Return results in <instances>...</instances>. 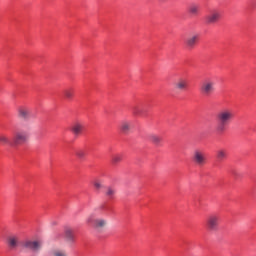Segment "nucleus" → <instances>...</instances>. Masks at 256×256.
<instances>
[{
  "label": "nucleus",
  "mask_w": 256,
  "mask_h": 256,
  "mask_svg": "<svg viewBox=\"0 0 256 256\" xmlns=\"http://www.w3.org/2000/svg\"><path fill=\"white\" fill-rule=\"evenodd\" d=\"M86 223L93 226L94 229H97L98 231L107 227V220L104 218H95V214H90L86 219Z\"/></svg>",
  "instance_id": "obj_2"
},
{
  "label": "nucleus",
  "mask_w": 256,
  "mask_h": 256,
  "mask_svg": "<svg viewBox=\"0 0 256 256\" xmlns=\"http://www.w3.org/2000/svg\"><path fill=\"white\" fill-rule=\"evenodd\" d=\"M200 91L206 97L213 95V93H215V81H213L211 78H207L202 82Z\"/></svg>",
  "instance_id": "obj_3"
},
{
  "label": "nucleus",
  "mask_w": 256,
  "mask_h": 256,
  "mask_svg": "<svg viewBox=\"0 0 256 256\" xmlns=\"http://www.w3.org/2000/svg\"><path fill=\"white\" fill-rule=\"evenodd\" d=\"M12 141V145H23L29 141V135L25 131H16Z\"/></svg>",
  "instance_id": "obj_7"
},
{
  "label": "nucleus",
  "mask_w": 256,
  "mask_h": 256,
  "mask_svg": "<svg viewBox=\"0 0 256 256\" xmlns=\"http://www.w3.org/2000/svg\"><path fill=\"white\" fill-rule=\"evenodd\" d=\"M161 1H165V0H161Z\"/></svg>",
  "instance_id": "obj_27"
},
{
  "label": "nucleus",
  "mask_w": 256,
  "mask_h": 256,
  "mask_svg": "<svg viewBox=\"0 0 256 256\" xmlns=\"http://www.w3.org/2000/svg\"><path fill=\"white\" fill-rule=\"evenodd\" d=\"M198 41H199V34H193L185 40V45L187 49H195V45H197Z\"/></svg>",
  "instance_id": "obj_11"
},
{
  "label": "nucleus",
  "mask_w": 256,
  "mask_h": 256,
  "mask_svg": "<svg viewBox=\"0 0 256 256\" xmlns=\"http://www.w3.org/2000/svg\"><path fill=\"white\" fill-rule=\"evenodd\" d=\"M7 245L9 249H17L19 247V236L11 235L7 238Z\"/></svg>",
  "instance_id": "obj_13"
},
{
  "label": "nucleus",
  "mask_w": 256,
  "mask_h": 256,
  "mask_svg": "<svg viewBox=\"0 0 256 256\" xmlns=\"http://www.w3.org/2000/svg\"><path fill=\"white\" fill-rule=\"evenodd\" d=\"M192 160L198 167H205L207 165V156L201 149L194 150Z\"/></svg>",
  "instance_id": "obj_4"
},
{
  "label": "nucleus",
  "mask_w": 256,
  "mask_h": 256,
  "mask_svg": "<svg viewBox=\"0 0 256 256\" xmlns=\"http://www.w3.org/2000/svg\"><path fill=\"white\" fill-rule=\"evenodd\" d=\"M200 9L201 6H199V4H191L189 7V13L190 15H199Z\"/></svg>",
  "instance_id": "obj_16"
},
{
  "label": "nucleus",
  "mask_w": 256,
  "mask_h": 256,
  "mask_svg": "<svg viewBox=\"0 0 256 256\" xmlns=\"http://www.w3.org/2000/svg\"><path fill=\"white\" fill-rule=\"evenodd\" d=\"M64 239L66 243H69L70 245H73V243H75V231H73V228H70V227L65 228Z\"/></svg>",
  "instance_id": "obj_10"
},
{
  "label": "nucleus",
  "mask_w": 256,
  "mask_h": 256,
  "mask_svg": "<svg viewBox=\"0 0 256 256\" xmlns=\"http://www.w3.org/2000/svg\"><path fill=\"white\" fill-rule=\"evenodd\" d=\"M115 193H117V190L113 187H107L105 195L109 197V199H113L115 197Z\"/></svg>",
  "instance_id": "obj_19"
},
{
  "label": "nucleus",
  "mask_w": 256,
  "mask_h": 256,
  "mask_svg": "<svg viewBox=\"0 0 256 256\" xmlns=\"http://www.w3.org/2000/svg\"><path fill=\"white\" fill-rule=\"evenodd\" d=\"M123 157L119 154L112 156V163H121Z\"/></svg>",
  "instance_id": "obj_25"
},
{
  "label": "nucleus",
  "mask_w": 256,
  "mask_h": 256,
  "mask_svg": "<svg viewBox=\"0 0 256 256\" xmlns=\"http://www.w3.org/2000/svg\"><path fill=\"white\" fill-rule=\"evenodd\" d=\"M174 87L175 89H177V91H187L189 84L187 83V80H185L184 78H179L175 82Z\"/></svg>",
  "instance_id": "obj_14"
},
{
  "label": "nucleus",
  "mask_w": 256,
  "mask_h": 256,
  "mask_svg": "<svg viewBox=\"0 0 256 256\" xmlns=\"http://www.w3.org/2000/svg\"><path fill=\"white\" fill-rule=\"evenodd\" d=\"M63 93L64 97L69 100L73 99L75 95V91H73V89H65Z\"/></svg>",
  "instance_id": "obj_22"
},
{
  "label": "nucleus",
  "mask_w": 256,
  "mask_h": 256,
  "mask_svg": "<svg viewBox=\"0 0 256 256\" xmlns=\"http://www.w3.org/2000/svg\"><path fill=\"white\" fill-rule=\"evenodd\" d=\"M51 256H67V252L65 250L53 249L50 252Z\"/></svg>",
  "instance_id": "obj_21"
},
{
  "label": "nucleus",
  "mask_w": 256,
  "mask_h": 256,
  "mask_svg": "<svg viewBox=\"0 0 256 256\" xmlns=\"http://www.w3.org/2000/svg\"><path fill=\"white\" fill-rule=\"evenodd\" d=\"M85 155H86V153L84 152V150L76 151V157H78V159H85Z\"/></svg>",
  "instance_id": "obj_26"
},
{
  "label": "nucleus",
  "mask_w": 256,
  "mask_h": 256,
  "mask_svg": "<svg viewBox=\"0 0 256 256\" xmlns=\"http://www.w3.org/2000/svg\"><path fill=\"white\" fill-rule=\"evenodd\" d=\"M93 186L96 191H101V189H103V184L99 180L94 181Z\"/></svg>",
  "instance_id": "obj_24"
},
{
  "label": "nucleus",
  "mask_w": 256,
  "mask_h": 256,
  "mask_svg": "<svg viewBox=\"0 0 256 256\" xmlns=\"http://www.w3.org/2000/svg\"><path fill=\"white\" fill-rule=\"evenodd\" d=\"M217 159L223 161V159H227V150L220 149L217 151Z\"/></svg>",
  "instance_id": "obj_20"
},
{
  "label": "nucleus",
  "mask_w": 256,
  "mask_h": 256,
  "mask_svg": "<svg viewBox=\"0 0 256 256\" xmlns=\"http://www.w3.org/2000/svg\"><path fill=\"white\" fill-rule=\"evenodd\" d=\"M22 247L23 249L37 253L41 250V247H43V242L40 240H25L22 242Z\"/></svg>",
  "instance_id": "obj_5"
},
{
  "label": "nucleus",
  "mask_w": 256,
  "mask_h": 256,
  "mask_svg": "<svg viewBox=\"0 0 256 256\" xmlns=\"http://www.w3.org/2000/svg\"><path fill=\"white\" fill-rule=\"evenodd\" d=\"M235 119V112L229 108H223L216 115L217 127L216 130L218 133H223L227 131V127L231 125V121Z\"/></svg>",
  "instance_id": "obj_1"
},
{
  "label": "nucleus",
  "mask_w": 256,
  "mask_h": 256,
  "mask_svg": "<svg viewBox=\"0 0 256 256\" xmlns=\"http://www.w3.org/2000/svg\"><path fill=\"white\" fill-rule=\"evenodd\" d=\"M221 19V11L212 10L205 18L208 25H215Z\"/></svg>",
  "instance_id": "obj_8"
},
{
  "label": "nucleus",
  "mask_w": 256,
  "mask_h": 256,
  "mask_svg": "<svg viewBox=\"0 0 256 256\" xmlns=\"http://www.w3.org/2000/svg\"><path fill=\"white\" fill-rule=\"evenodd\" d=\"M221 217L218 214H211L206 220V227L210 231H217L219 229V221Z\"/></svg>",
  "instance_id": "obj_6"
},
{
  "label": "nucleus",
  "mask_w": 256,
  "mask_h": 256,
  "mask_svg": "<svg viewBox=\"0 0 256 256\" xmlns=\"http://www.w3.org/2000/svg\"><path fill=\"white\" fill-rule=\"evenodd\" d=\"M120 130L122 133H129L131 131V121L123 120L120 123Z\"/></svg>",
  "instance_id": "obj_15"
},
{
  "label": "nucleus",
  "mask_w": 256,
  "mask_h": 256,
  "mask_svg": "<svg viewBox=\"0 0 256 256\" xmlns=\"http://www.w3.org/2000/svg\"><path fill=\"white\" fill-rule=\"evenodd\" d=\"M18 119H22V121H29L31 119V110L25 106H19L17 108Z\"/></svg>",
  "instance_id": "obj_9"
},
{
  "label": "nucleus",
  "mask_w": 256,
  "mask_h": 256,
  "mask_svg": "<svg viewBox=\"0 0 256 256\" xmlns=\"http://www.w3.org/2000/svg\"><path fill=\"white\" fill-rule=\"evenodd\" d=\"M70 131L75 135V137H79L83 133V123L74 122L70 128Z\"/></svg>",
  "instance_id": "obj_12"
},
{
  "label": "nucleus",
  "mask_w": 256,
  "mask_h": 256,
  "mask_svg": "<svg viewBox=\"0 0 256 256\" xmlns=\"http://www.w3.org/2000/svg\"><path fill=\"white\" fill-rule=\"evenodd\" d=\"M0 145H13V143L9 139V136L6 134H0Z\"/></svg>",
  "instance_id": "obj_18"
},
{
  "label": "nucleus",
  "mask_w": 256,
  "mask_h": 256,
  "mask_svg": "<svg viewBox=\"0 0 256 256\" xmlns=\"http://www.w3.org/2000/svg\"><path fill=\"white\" fill-rule=\"evenodd\" d=\"M132 113H133V115L141 116V115H143V110L139 106H133Z\"/></svg>",
  "instance_id": "obj_23"
},
{
  "label": "nucleus",
  "mask_w": 256,
  "mask_h": 256,
  "mask_svg": "<svg viewBox=\"0 0 256 256\" xmlns=\"http://www.w3.org/2000/svg\"><path fill=\"white\" fill-rule=\"evenodd\" d=\"M149 140L151 141V143H153L154 145H160L161 141H163V139L161 138V136L156 135V134H152L149 136Z\"/></svg>",
  "instance_id": "obj_17"
}]
</instances>
